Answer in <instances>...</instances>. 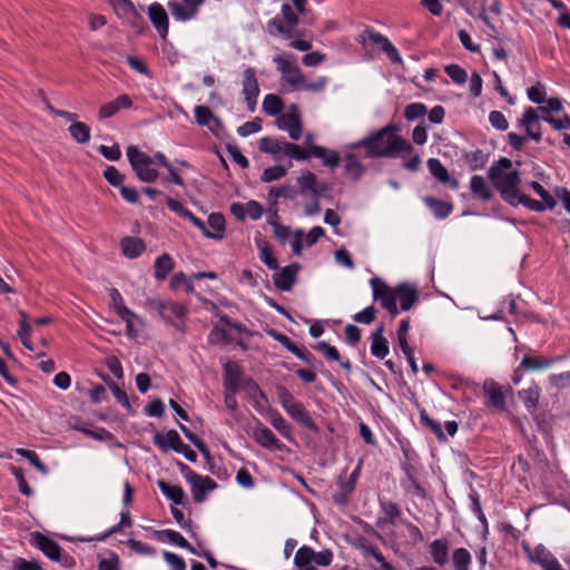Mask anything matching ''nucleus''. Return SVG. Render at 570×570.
<instances>
[{"instance_id":"09e8293b","label":"nucleus","mask_w":570,"mask_h":570,"mask_svg":"<svg viewBox=\"0 0 570 570\" xmlns=\"http://www.w3.org/2000/svg\"><path fill=\"white\" fill-rule=\"evenodd\" d=\"M120 318L126 323V335L129 338L138 337L139 328L137 325H142V320L132 311H130V315H122Z\"/></svg>"},{"instance_id":"a878e982","label":"nucleus","mask_w":570,"mask_h":570,"mask_svg":"<svg viewBox=\"0 0 570 570\" xmlns=\"http://www.w3.org/2000/svg\"><path fill=\"white\" fill-rule=\"evenodd\" d=\"M429 552L433 562L440 567L449 562V542L445 539H435L429 546Z\"/></svg>"},{"instance_id":"f704fd0d","label":"nucleus","mask_w":570,"mask_h":570,"mask_svg":"<svg viewBox=\"0 0 570 570\" xmlns=\"http://www.w3.org/2000/svg\"><path fill=\"white\" fill-rule=\"evenodd\" d=\"M284 411L295 421L299 422L301 424L307 425L311 422V417L299 401L296 399L291 402L288 405L284 407Z\"/></svg>"},{"instance_id":"f03ea898","label":"nucleus","mask_w":570,"mask_h":570,"mask_svg":"<svg viewBox=\"0 0 570 570\" xmlns=\"http://www.w3.org/2000/svg\"><path fill=\"white\" fill-rule=\"evenodd\" d=\"M373 298L381 303V306L395 317L400 311L411 309L419 301V292L415 286L409 283H401L390 287L382 278L370 279Z\"/></svg>"},{"instance_id":"338daca9","label":"nucleus","mask_w":570,"mask_h":570,"mask_svg":"<svg viewBox=\"0 0 570 570\" xmlns=\"http://www.w3.org/2000/svg\"><path fill=\"white\" fill-rule=\"evenodd\" d=\"M104 177L111 186L115 187H120L125 178L124 175L115 166H108L104 170Z\"/></svg>"},{"instance_id":"603ef678","label":"nucleus","mask_w":570,"mask_h":570,"mask_svg":"<svg viewBox=\"0 0 570 570\" xmlns=\"http://www.w3.org/2000/svg\"><path fill=\"white\" fill-rule=\"evenodd\" d=\"M469 499L471 502V511L476 517V519L480 521V523L487 529L488 528V521L487 518L482 511L481 502H480V495L476 492V490L472 489L469 493Z\"/></svg>"},{"instance_id":"ea45409f","label":"nucleus","mask_w":570,"mask_h":570,"mask_svg":"<svg viewBox=\"0 0 570 570\" xmlns=\"http://www.w3.org/2000/svg\"><path fill=\"white\" fill-rule=\"evenodd\" d=\"M68 131L78 144H87L90 140V127L81 121L72 122Z\"/></svg>"},{"instance_id":"39448f33","label":"nucleus","mask_w":570,"mask_h":570,"mask_svg":"<svg viewBox=\"0 0 570 570\" xmlns=\"http://www.w3.org/2000/svg\"><path fill=\"white\" fill-rule=\"evenodd\" d=\"M31 544L38 548L48 559L60 563L65 569H71L76 566V560L68 553L62 552L61 547L52 539L41 532L31 533Z\"/></svg>"},{"instance_id":"864d4df0","label":"nucleus","mask_w":570,"mask_h":570,"mask_svg":"<svg viewBox=\"0 0 570 570\" xmlns=\"http://www.w3.org/2000/svg\"><path fill=\"white\" fill-rule=\"evenodd\" d=\"M287 173V168L282 165L271 166L264 169L261 180L263 183H272L283 178Z\"/></svg>"},{"instance_id":"c85d7f7f","label":"nucleus","mask_w":570,"mask_h":570,"mask_svg":"<svg viewBox=\"0 0 570 570\" xmlns=\"http://www.w3.org/2000/svg\"><path fill=\"white\" fill-rule=\"evenodd\" d=\"M157 487L161 493L176 505L185 504L186 493L184 492L183 488L178 485H170L164 480H158Z\"/></svg>"},{"instance_id":"423d86ee","label":"nucleus","mask_w":570,"mask_h":570,"mask_svg":"<svg viewBox=\"0 0 570 570\" xmlns=\"http://www.w3.org/2000/svg\"><path fill=\"white\" fill-rule=\"evenodd\" d=\"M259 149L275 157L287 156L295 160L309 159L307 150H305L303 147L282 139L263 137L259 140Z\"/></svg>"},{"instance_id":"72a5a7b5","label":"nucleus","mask_w":570,"mask_h":570,"mask_svg":"<svg viewBox=\"0 0 570 570\" xmlns=\"http://www.w3.org/2000/svg\"><path fill=\"white\" fill-rule=\"evenodd\" d=\"M554 363L553 358L540 357L537 355L525 354L522 357L520 367L527 371L543 370L551 366Z\"/></svg>"},{"instance_id":"4d7b16f0","label":"nucleus","mask_w":570,"mask_h":570,"mask_svg":"<svg viewBox=\"0 0 570 570\" xmlns=\"http://www.w3.org/2000/svg\"><path fill=\"white\" fill-rule=\"evenodd\" d=\"M382 512L384 513L385 522L390 524H394L399 517L401 515L400 507L391 501L381 503Z\"/></svg>"},{"instance_id":"f257e3e1","label":"nucleus","mask_w":570,"mask_h":570,"mask_svg":"<svg viewBox=\"0 0 570 570\" xmlns=\"http://www.w3.org/2000/svg\"><path fill=\"white\" fill-rule=\"evenodd\" d=\"M394 125L373 130L362 139L346 144L345 150L364 149L366 158H395L402 151H410L412 146L396 134Z\"/></svg>"},{"instance_id":"5701e85b","label":"nucleus","mask_w":570,"mask_h":570,"mask_svg":"<svg viewBox=\"0 0 570 570\" xmlns=\"http://www.w3.org/2000/svg\"><path fill=\"white\" fill-rule=\"evenodd\" d=\"M384 326H379L371 335V354L380 360L386 357L390 352L389 342L383 335Z\"/></svg>"},{"instance_id":"e433bc0d","label":"nucleus","mask_w":570,"mask_h":570,"mask_svg":"<svg viewBox=\"0 0 570 570\" xmlns=\"http://www.w3.org/2000/svg\"><path fill=\"white\" fill-rule=\"evenodd\" d=\"M518 395L519 399L523 402L527 410L532 412L535 410L538 405L540 389L537 384H532L528 389L519 391Z\"/></svg>"},{"instance_id":"20e7f679","label":"nucleus","mask_w":570,"mask_h":570,"mask_svg":"<svg viewBox=\"0 0 570 570\" xmlns=\"http://www.w3.org/2000/svg\"><path fill=\"white\" fill-rule=\"evenodd\" d=\"M488 177L505 203H513L514 197L520 194V173L512 168L511 159L501 157L493 163L488 169Z\"/></svg>"},{"instance_id":"0eeeda50","label":"nucleus","mask_w":570,"mask_h":570,"mask_svg":"<svg viewBox=\"0 0 570 570\" xmlns=\"http://www.w3.org/2000/svg\"><path fill=\"white\" fill-rule=\"evenodd\" d=\"M178 468L187 483L190 485L193 499L196 503H202L206 494L217 488V483L209 476L197 474L187 464L178 462Z\"/></svg>"},{"instance_id":"2eb2a0df","label":"nucleus","mask_w":570,"mask_h":570,"mask_svg":"<svg viewBox=\"0 0 570 570\" xmlns=\"http://www.w3.org/2000/svg\"><path fill=\"white\" fill-rule=\"evenodd\" d=\"M540 120H542V112L539 110V107L537 109L532 107L525 108L522 118L519 120V127L523 128L528 137L535 142L542 139L541 132H534V127Z\"/></svg>"},{"instance_id":"13d9d810","label":"nucleus","mask_w":570,"mask_h":570,"mask_svg":"<svg viewBox=\"0 0 570 570\" xmlns=\"http://www.w3.org/2000/svg\"><path fill=\"white\" fill-rule=\"evenodd\" d=\"M282 17L283 21L294 30V28L298 24L299 18L298 12L294 10L293 6L285 2L282 4Z\"/></svg>"},{"instance_id":"3c124183","label":"nucleus","mask_w":570,"mask_h":570,"mask_svg":"<svg viewBox=\"0 0 570 570\" xmlns=\"http://www.w3.org/2000/svg\"><path fill=\"white\" fill-rule=\"evenodd\" d=\"M240 389L247 392L248 396L253 400V402L256 405H258V399H262L264 402H266L265 393L259 389L258 384L254 380H243Z\"/></svg>"},{"instance_id":"4be33fe9","label":"nucleus","mask_w":570,"mask_h":570,"mask_svg":"<svg viewBox=\"0 0 570 570\" xmlns=\"http://www.w3.org/2000/svg\"><path fill=\"white\" fill-rule=\"evenodd\" d=\"M254 440L263 448L268 450H282L283 444L266 426H257L253 433Z\"/></svg>"},{"instance_id":"0e129e2a","label":"nucleus","mask_w":570,"mask_h":570,"mask_svg":"<svg viewBox=\"0 0 570 570\" xmlns=\"http://www.w3.org/2000/svg\"><path fill=\"white\" fill-rule=\"evenodd\" d=\"M487 160V155L480 149L471 151L470 154L466 155V163L472 169L482 168L485 165Z\"/></svg>"},{"instance_id":"6ab92c4d","label":"nucleus","mask_w":570,"mask_h":570,"mask_svg":"<svg viewBox=\"0 0 570 570\" xmlns=\"http://www.w3.org/2000/svg\"><path fill=\"white\" fill-rule=\"evenodd\" d=\"M132 107V101L128 95H120L115 100L102 105L99 109V118L108 119L115 116L121 109H129Z\"/></svg>"},{"instance_id":"b1692460","label":"nucleus","mask_w":570,"mask_h":570,"mask_svg":"<svg viewBox=\"0 0 570 570\" xmlns=\"http://www.w3.org/2000/svg\"><path fill=\"white\" fill-rule=\"evenodd\" d=\"M240 375L242 371L236 363L228 362L225 364L223 379L224 390H240L243 384Z\"/></svg>"},{"instance_id":"ddd939ff","label":"nucleus","mask_w":570,"mask_h":570,"mask_svg":"<svg viewBox=\"0 0 570 570\" xmlns=\"http://www.w3.org/2000/svg\"><path fill=\"white\" fill-rule=\"evenodd\" d=\"M483 392L487 397L485 405L499 412L507 410L505 397L501 386L493 380H485Z\"/></svg>"},{"instance_id":"f3484780","label":"nucleus","mask_w":570,"mask_h":570,"mask_svg":"<svg viewBox=\"0 0 570 570\" xmlns=\"http://www.w3.org/2000/svg\"><path fill=\"white\" fill-rule=\"evenodd\" d=\"M154 444L163 452L173 450L176 452L181 446L183 440L175 430L167 432H156L153 438Z\"/></svg>"},{"instance_id":"c756f323","label":"nucleus","mask_w":570,"mask_h":570,"mask_svg":"<svg viewBox=\"0 0 570 570\" xmlns=\"http://www.w3.org/2000/svg\"><path fill=\"white\" fill-rule=\"evenodd\" d=\"M175 263L169 254H161L155 259L154 263V276L157 281H164L167 278L169 273L174 269Z\"/></svg>"},{"instance_id":"680f3d73","label":"nucleus","mask_w":570,"mask_h":570,"mask_svg":"<svg viewBox=\"0 0 570 570\" xmlns=\"http://www.w3.org/2000/svg\"><path fill=\"white\" fill-rule=\"evenodd\" d=\"M542 121L548 122L554 130H568L570 131V117L564 115L561 118H556L551 115H542Z\"/></svg>"},{"instance_id":"4c0bfd02","label":"nucleus","mask_w":570,"mask_h":570,"mask_svg":"<svg viewBox=\"0 0 570 570\" xmlns=\"http://www.w3.org/2000/svg\"><path fill=\"white\" fill-rule=\"evenodd\" d=\"M405 478L401 481L402 489L409 494H413L419 498H424L425 491L416 481L415 476L411 471V468L405 469Z\"/></svg>"},{"instance_id":"de8ad7c7","label":"nucleus","mask_w":570,"mask_h":570,"mask_svg":"<svg viewBox=\"0 0 570 570\" xmlns=\"http://www.w3.org/2000/svg\"><path fill=\"white\" fill-rule=\"evenodd\" d=\"M16 453L24 459H27L41 474H48V468L41 462L38 454L29 449L19 448L16 450Z\"/></svg>"},{"instance_id":"7c9ffc66","label":"nucleus","mask_w":570,"mask_h":570,"mask_svg":"<svg viewBox=\"0 0 570 570\" xmlns=\"http://www.w3.org/2000/svg\"><path fill=\"white\" fill-rule=\"evenodd\" d=\"M120 246L124 256L128 258H137L146 249L144 240L138 237H126L121 240Z\"/></svg>"},{"instance_id":"a211bd4d","label":"nucleus","mask_w":570,"mask_h":570,"mask_svg":"<svg viewBox=\"0 0 570 570\" xmlns=\"http://www.w3.org/2000/svg\"><path fill=\"white\" fill-rule=\"evenodd\" d=\"M297 184L302 193H308L314 197H320L325 190L324 184H320L316 176L309 170L302 171L297 177Z\"/></svg>"},{"instance_id":"1a4fd4ad","label":"nucleus","mask_w":570,"mask_h":570,"mask_svg":"<svg viewBox=\"0 0 570 570\" xmlns=\"http://www.w3.org/2000/svg\"><path fill=\"white\" fill-rule=\"evenodd\" d=\"M276 126L278 129L286 131L291 139L299 140L303 132V124L298 106L293 104L286 112L281 114L276 119Z\"/></svg>"},{"instance_id":"8fccbe9b","label":"nucleus","mask_w":570,"mask_h":570,"mask_svg":"<svg viewBox=\"0 0 570 570\" xmlns=\"http://www.w3.org/2000/svg\"><path fill=\"white\" fill-rule=\"evenodd\" d=\"M294 196L293 187L289 185L274 186L269 189L268 202L272 206H276L281 197L292 198Z\"/></svg>"},{"instance_id":"dca6fc26","label":"nucleus","mask_w":570,"mask_h":570,"mask_svg":"<svg viewBox=\"0 0 570 570\" xmlns=\"http://www.w3.org/2000/svg\"><path fill=\"white\" fill-rule=\"evenodd\" d=\"M147 13L159 37L165 39L168 35V16L165 8L158 2H153Z\"/></svg>"},{"instance_id":"393cba45","label":"nucleus","mask_w":570,"mask_h":570,"mask_svg":"<svg viewBox=\"0 0 570 570\" xmlns=\"http://www.w3.org/2000/svg\"><path fill=\"white\" fill-rule=\"evenodd\" d=\"M344 173L353 181H357L365 173V166L362 164L360 157L353 153H347L344 158Z\"/></svg>"},{"instance_id":"6e6552de","label":"nucleus","mask_w":570,"mask_h":570,"mask_svg":"<svg viewBox=\"0 0 570 570\" xmlns=\"http://www.w3.org/2000/svg\"><path fill=\"white\" fill-rule=\"evenodd\" d=\"M126 154L130 166L139 180L144 183H154L158 178V171L153 168L147 154L140 151L135 146L128 147Z\"/></svg>"},{"instance_id":"7ed1b4c3","label":"nucleus","mask_w":570,"mask_h":570,"mask_svg":"<svg viewBox=\"0 0 570 570\" xmlns=\"http://www.w3.org/2000/svg\"><path fill=\"white\" fill-rule=\"evenodd\" d=\"M273 62L276 65L282 80L289 85L293 91L322 92L327 86L328 79L324 76L307 81L296 63V56L293 53L277 55L273 58Z\"/></svg>"},{"instance_id":"2f4dec72","label":"nucleus","mask_w":570,"mask_h":570,"mask_svg":"<svg viewBox=\"0 0 570 570\" xmlns=\"http://www.w3.org/2000/svg\"><path fill=\"white\" fill-rule=\"evenodd\" d=\"M470 189L482 200H490L493 196L492 190L487 183L485 178L480 175H473L470 180Z\"/></svg>"},{"instance_id":"9b49d317","label":"nucleus","mask_w":570,"mask_h":570,"mask_svg":"<svg viewBox=\"0 0 570 570\" xmlns=\"http://www.w3.org/2000/svg\"><path fill=\"white\" fill-rule=\"evenodd\" d=\"M183 1L184 3H181L179 0H169L167 6L175 20L185 22L196 17L199 7L204 3L205 0Z\"/></svg>"},{"instance_id":"f8f14e48","label":"nucleus","mask_w":570,"mask_h":570,"mask_svg":"<svg viewBox=\"0 0 570 570\" xmlns=\"http://www.w3.org/2000/svg\"><path fill=\"white\" fill-rule=\"evenodd\" d=\"M299 269L301 266L297 263H293L283 268L278 267V269H276V272L273 275V282L275 287L282 292L292 291Z\"/></svg>"},{"instance_id":"774afa93","label":"nucleus","mask_w":570,"mask_h":570,"mask_svg":"<svg viewBox=\"0 0 570 570\" xmlns=\"http://www.w3.org/2000/svg\"><path fill=\"white\" fill-rule=\"evenodd\" d=\"M12 568L13 570H42L39 561H29L23 558H16L12 562Z\"/></svg>"},{"instance_id":"4468645a","label":"nucleus","mask_w":570,"mask_h":570,"mask_svg":"<svg viewBox=\"0 0 570 570\" xmlns=\"http://www.w3.org/2000/svg\"><path fill=\"white\" fill-rule=\"evenodd\" d=\"M365 32L368 35V40L380 46L381 50L387 56L390 61L394 65H402V57L396 47L383 35L376 32L372 28H366Z\"/></svg>"},{"instance_id":"69168bd1","label":"nucleus","mask_w":570,"mask_h":570,"mask_svg":"<svg viewBox=\"0 0 570 570\" xmlns=\"http://www.w3.org/2000/svg\"><path fill=\"white\" fill-rule=\"evenodd\" d=\"M375 316H376V309L373 305H370V306L365 307L364 309H362L361 312L354 314L353 320L356 323L368 325L374 322Z\"/></svg>"},{"instance_id":"9d476101","label":"nucleus","mask_w":570,"mask_h":570,"mask_svg":"<svg viewBox=\"0 0 570 570\" xmlns=\"http://www.w3.org/2000/svg\"><path fill=\"white\" fill-rule=\"evenodd\" d=\"M242 87V94L247 108L250 112H254L257 105V97L259 95V85L254 68L247 67L244 70Z\"/></svg>"},{"instance_id":"412c9836","label":"nucleus","mask_w":570,"mask_h":570,"mask_svg":"<svg viewBox=\"0 0 570 570\" xmlns=\"http://www.w3.org/2000/svg\"><path fill=\"white\" fill-rule=\"evenodd\" d=\"M226 229L225 217L220 213H212L206 223L205 237L222 239Z\"/></svg>"},{"instance_id":"c03bdc74","label":"nucleus","mask_w":570,"mask_h":570,"mask_svg":"<svg viewBox=\"0 0 570 570\" xmlns=\"http://www.w3.org/2000/svg\"><path fill=\"white\" fill-rule=\"evenodd\" d=\"M471 561V553L465 548H458L453 551L452 562L454 570H470Z\"/></svg>"},{"instance_id":"052dcab7","label":"nucleus","mask_w":570,"mask_h":570,"mask_svg":"<svg viewBox=\"0 0 570 570\" xmlns=\"http://www.w3.org/2000/svg\"><path fill=\"white\" fill-rule=\"evenodd\" d=\"M108 386H109L111 393L114 394L115 399L117 400V402L120 403L121 406H124L129 413H132L134 410H132V406L130 404L127 393L124 390H121L114 382L108 383Z\"/></svg>"},{"instance_id":"c9c22d12","label":"nucleus","mask_w":570,"mask_h":570,"mask_svg":"<svg viewBox=\"0 0 570 570\" xmlns=\"http://www.w3.org/2000/svg\"><path fill=\"white\" fill-rule=\"evenodd\" d=\"M512 207H518L519 205L524 206L529 210L535 212V213H542L547 209H549L548 204L535 199L530 198L529 196L524 194H519L514 197L513 203L509 204Z\"/></svg>"},{"instance_id":"aec40b11","label":"nucleus","mask_w":570,"mask_h":570,"mask_svg":"<svg viewBox=\"0 0 570 570\" xmlns=\"http://www.w3.org/2000/svg\"><path fill=\"white\" fill-rule=\"evenodd\" d=\"M307 154L309 158L315 157L321 159L323 165L330 168H336L341 161V156L337 151L317 145L311 146Z\"/></svg>"},{"instance_id":"5fc2aeb1","label":"nucleus","mask_w":570,"mask_h":570,"mask_svg":"<svg viewBox=\"0 0 570 570\" xmlns=\"http://www.w3.org/2000/svg\"><path fill=\"white\" fill-rule=\"evenodd\" d=\"M428 112V108L422 102H412L405 107L404 117L409 121H414L423 118Z\"/></svg>"},{"instance_id":"a18cd8bd","label":"nucleus","mask_w":570,"mask_h":570,"mask_svg":"<svg viewBox=\"0 0 570 570\" xmlns=\"http://www.w3.org/2000/svg\"><path fill=\"white\" fill-rule=\"evenodd\" d=\"M269 423L272 426L283 436L288 438L291 434V425L282 416V414L277 411H269Z\"/></svg>"},{"instance_id":"a19ab883","label":"nucleus","mask_w":570,"mask_h":570,"mask_svg":"<svg viewBox=\"0 0 570 570\" xmlns=\"http://www.w3.org/2000/svg\"><path fill=\"white\" fill-rule=\"evenodd\" d=\"M312 562H314V550L307 546L301 547L295 553L294 564L297 568L305 570L312 567Z\"/></svg>"},{"instance_id":"bf43d9fd","label":"nucleus","mask_w":570,"mask_h":570,"mask_svg":"<svg viewBox=\"0 0 570 570\" xmlns=\"http://www.w3.org/2000/svg\"><path fill=\"white\" fill-rule=\"evenodd\" d=\"M527 96L533 104L541 105L546 101V88L541 82H537L527 89Z\"/></svg>"},{"instance_id":"37998d69","label":"nucleus","mask_w":570,"mask_h":570,"mask_svg":"<svg viewBox=\"0 0 570 570\" xmlns=\"http://www.w3.org/2000/svg\"><path fill=\"white\" fill-rule=\"evenodd\" d=\"M267 30L271 36L282 35L285 39H291L293 37V29L278 17H275L267 22Z\"/></svg>"},{"instance_id":"6e6d98bb","label":"nucleus","mask_w":570,"mask_h":570,"mask_svg":"<svg viewBox=\"0 0 570 570\" xmlns=\"http://www.w3.org/2000/svg\"><path fill=\"white\" fill-rule=\"evenodd\" d=\"M160 539L167 540L169 543L179 548L188 547V541L178 531L166 529L158 532Z\"/></svg>"},{"instance_id":"e2e57ef3","label":"nucleus","mask_w":570,"mask_h":570,"mask_svg":"<svg viewBox=\"0 0 570 570\" xmlns=\"http://www.w3.org/2000/svg\"><path fill=\"white\" fill-rule=\"evenodd\" d=\"M445 72L458 85H463L466 82L468 73L459 65L452 63L446 66Z\"/></svg>"},{"instance_id":"cd10ccee","label":"nucleus","mask_w":570,"mask_h":570,"mask_svg":"<svg viewBox=\"0 0 570 570\" xmlns=\"http://www.w3.org/2000/svg\"><path fill=\"white\" fill-rule=\"evenodd\" d=\"M195 119L199 126H206L212 131H215V127L220 126L219 119L206 106H196L194 108Z\"/></svg>"},{"instance_id":"473e14b6","label":"nucleus","mask_w":570,"mask_h":570,"mask_svg":"<svg viewBox=\"0 0 570 570\" xmlns=\"http://www.w3.org/2000/svg\"><path fill=\"white\" fill-rule=\"evenodd\" d=\"M423 200L438 219H444L449 217L453 210L452 204L439 200L434 197L428 196Z\"/></svg>"},{"instance_id":"49530a36","label":"nucleus","mask_w":570,"mask_h":570,"mask_svg":"<svg viewBox=\"0 0 570 570\" xmlns=\"http://www.w3.org/2000/svg\"><path fill=\"white\" fill-rule=\"evenodd\" d=\"M109 298L110 304L114 311L117 313V315L120 317L122 315L128 316L130 315V311L126 305L125 301L120 294V292L116 288H111L109 291Z\"/></svg>"},{"instance_id":"79ce46f5","label":"nucleus","mask_w":570,"mask_h":570,"mask_svg":"<svg viewBox=\"0 0 570 570\" xmlns=\"http://www.w3.org/2000/svg\"><path fill=\"white\" fill-rule=\"evenodd\" d=\"M257 247L259 249V259L272 271H276L278 269V263H277V258L275 257L271 246L263 242V240H259L257 242Z\"/></svg>"},{"instance_id":"58836bf2","label":"nucleus","mask_w":570,"mask_h":570,"mask_svg":"<svg viewBox=\"0 0 570 570\" xmlns=\"http://www.w3.org/2000/svg\"><path fill=\"white\" fill-rule=\"evenodd\" d=\"M262 108L266 115L278 117L283 109V100L275 94H268L263 99Z\"/></svg>"},{"instance_id":"bb28decb","label":"nucleus","mask_w":570,"mask_h":570,"mask_svg":"<svg viewBox=\"0 0 570 570\" xmlns=\"http://www.w3.org/2000/svg\"><path fill=\"white\" fill-rule=\"evenodd\" d=\"M428 168L430 174L440 183L449 184L452 188H456L459 183L455 179H451L448 169L436 158H430L428 160Z\"/></svg>"}]
</instances>
